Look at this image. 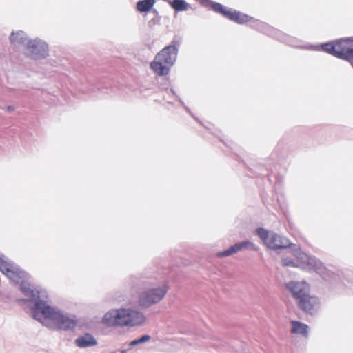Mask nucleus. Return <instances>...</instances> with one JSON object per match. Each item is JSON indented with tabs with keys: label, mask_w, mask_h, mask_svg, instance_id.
Masks as SVG:
<instances>
[{
	"label": "nucleus",
	"mask_w": 353,
	"mask_h": 353,
	"mask_svg": "<svg viewBox=\"0 0 353 353\" xmlns=\"http://www.w3.org/2000/svg\"><path fill=\"white\" fill-rule=\"evenodd\" d=\"M0 271L19 285V290L24 298L17 299L16 301L22 306L26 305L30 309L34 319L40 322L41 316L43 317L52 322L59 330H75L78 325L77 316L50 305L48 303L47 291L32 284L30 276L3 255L0 256Z\"/></svg>",
	"instance_id": "f257e3e1"
},
{
	"label": "nucleus",
	"mask_w": 353,
	"mask_h": 353,
	"mask_svg": "<svg viewBox=\"0 0 353 353\" xmlns=\"http://www.w3.org/2000/svg\"><path fill=\"white\" fill-rule=\"evenodd\" d=\"M179 46V41L173 39L157 54L150 63V68L157 75L163 77L169 74L171 67L176 61Z\"/></svg>",
	"instance_id": "f03ea898"
},
{
	"label": "nucleus",
	"mask_w": 353,
	"mask_h": 353,
	"mask_svg": "<svg viewBox=\"0 0 353 353\" xmlns=\"http://www.w3.org/2000/svg\"><path fill=\"white\" fill-rule=\"evenodd\" d=\"M168 291V287L166 285L149 288L139 295L138 304L141 308H148L159 303Z\"/></svg>",
	"instance_id": "7ed1b4c3"
},
{
	"label": "nucleus",
	"mask_w": 353,
	"mask_h": 353,
	"mask_svg": "<svg viewBox=\"0 0 353 353\" xmlns=\"http://www.w3.org/2000/svg\"><path fill=\"white\" fill-rule=\"evenodd\" d=\"M26 45L27 50L30 53V57L32 59H42L48 56V46L44 41L37 38L35 39L29 40Z\"/></svg>",
	"instance_id": "20e7f679"
},
{
	"label": "nucleus",
	"mask_w": 353,
	"mask_h": 353,
	"mask_svg": "<svg viewBox=\"0 0 353 353\" xmlns=\"http://www.w3.org/2000/svg\"><path fill=\"white\" fill-rule=\"evenodd\" d=\"M312 270L319 274L324 281L330 283H335L341 280V271L335 268L325 266L320 260Z\"/></svg>",
	"instance_id": "39448f33"
},
{
	"label": "nucleus",
	"mask_w": 353,
	"mask_h": 353,
	"mask_svg": "<svg viewBox=\"0 0 353 353\" xmlns=\"http://www.w3.org/2000/svg\"><path fill=\"white\" fill-rule=\"evenodd\" d=\"M123 327H137L142 325L145 321V316L142 312L132 308L121 307Z\"/></svg>",
	"instance_id": "423d86ee"
},
{
	"label": "nucleus",
	"mask_w": 353,
	"mask_h": 353,
	"mask_svg": "<svg viewBox=\"0 0 353 353\" xmlns=\"http://www.w3.org/2000/svg\"><path fill=\"white\" fill-rule=\"evenodd\" d=\"M296 304L301 310L312 316L318 314L321 306L320 299L317 296H311L310 293Z\"/></svg>",
	"instance_id": "0eeeda50"
},
{
	"label": "nucleus",
	"mask_w": 353,
	"mask_h": 353,
	"mask_svg": "<svg viewBox=\"0 0 353 353\" xmlns=\"http://www.w3.org/2000/svg\"><path fill=\"white\" fill-rule=\"evenodd\" d=\"M279 158L277 152H273L268 159L263 160L253 165L252 168H250L251 174L255 176H263L265 175V171L272 172V166L277 163Z\"/></svg>",
	"instance_id": "6e6552de"
},
{
	"label": "nucleus",
	"mask_w": 353,
	"mask_h": 353,
	"mask_svg": "<svg viewBox=\"0 0 353 353\" xmlns=\"http://www.w3.org/2000/svg\"><path fill=\"white\" fill-rule=\"evenodd\" d=\"M289 249L292 254L300 261L304 268L312 270L314 267L317 265L316 263L319 260L313 256L308 255L302 252L299 245L292 243Z\"/></svg>",
	"instance_id": "1a4fd4ad"
},
{
	"label": "nucleus",
	"mask_w": 353,
	"mask_h": 353,
	"mask_svg": "<svg viewBox=\"0 0 353 353\" xmlns=\"http://www.w3.org/2000/svg\"><path fill=\"white\" fill-rule=\"evenodd\" d=\"M156 279L148 273H139L130 277V284L136 290L147 289L155 284Z\"/></svg>",
	"instance_id": "9d476101"
},
{
	"label": "nucleus",
	"mask_w": 353,
	"mask_h": 353,
	"mask_svg": "<svg viewBox=\"0 0 353 353\" xmlns=\"http://www.w3.org/2000/svg\"><path fill=\"white\" fill-rule=\"evenodd\" d=\"M286 288L292 293L296 303L310 293V288L306 282L290 281L286 283Z\"/></svg>",
	"instance_id": "9b49d317"
},
{
	"label": "nucleus",
	"mask_w": 353,
	"mask_h": 353,
	"mask_svg": "<svg viewBox=\"0 0 353 353\" xmlns=\"http://www.w3.org/2000/svg\"><path fill=\"white\" fill-rule=\"evenodd\" d=\"M243 250H251L256 251L258 250V248L251 241L246 240L236 243L231 245L229 248L217 252L216 256L219 258L227 257Z\"/></svg>",
	"instance_id": "f8f14e48"
},
{
	"label": "nucleus",
	"mask_w": 353,
	"mask_h": 353,
	"mask_svg": "<svg viewBox=\"0 0 353 353\" xmlns=\"http://www.w3.org/2000/svg\"><path fill=\"white\" fill-rule=\"evenodd\" d=\"M122 316L121 308L112 309L103 315L101 323L108 327H123Z\"/></svg>",
	"instance_id": "ddd939ff"
},
{
	"label": "nucleus",
	"mask_w": 353,
	"mask_h": 353,
	"mask_svg": "<svg viewBox=\"0 0 353 353\" xmlns=\"http://www.w3.org/2000/svg\"><path fill=\"white\" fill-rule=\"evenodd\" d=\"M292 243L289 239L282 237L273 232L270 233V236L266 244L267 247L275 250L279 249H289Z\"/></svg>",
	"instance_id": "4468645a"
},
{
	"label": "nucleus",
	"mask_w": 353,
	"mask_h": 353,
	"mask_svg": "<svg viewBox=\"0 0 353 353\" xmlns=\"http://www.w3.org/2000/svg\"><path fill=\"white\" fill-rule=\"evenodd\" d=\"M75 344L79 347L85 348L97 345V341L91 334L85 333L76 339Z\"/></svg>",
	"instance_id": "2eb2a0df"
},
{
	"label": "nucleus",
	"mask_w": 353,
	"mask_h": 353,
	"mask_svg": "<svg viewBox=\"0 0 353 353\" xmlns=\"http://www.w3.org/2000/svg\"><path fill=\"white\" fill-rule=\"evenodd\" d=\"M10 41L17 47L23 46L28 41L27 34L22 30L12 32L10 36Z\"/></svg>",
	"instance_id": "dca6fc26"
},
{
	"label": "nucleus",
	"mask_w": 353,
	"mask_h": 353,
	"mask_svg": "<svg viewBox=\"0 0 353 353\" xmlns=\"http://www.w3.org/2000/svg\"><path fill=\"white\" fill-rule=\"evenodd\" d=\"M336 43L337 52H342L343 54L347 55V52L350 50L353 43V37L336 39Z\"/></svg>",
	"instance_id": "f3484780"
},
{
	"label": "nucleus",
	"mask_w": 353,
	"mask_h": 353,
	"mask_svg": "<svg viewBox=\"0 0 353 353\" xmlns=\"http://www.w3.org/2000/svg\"><path fill=\"white\" fill-rule=\"evenodd\" d=\"M292 332L307 338L309 336V326L303 323L297 321H292Z\"/></svg>",
	"instance_id": "a211bd4d"
},
{
	"label": "nucleus",
	"mask_w": 353,
	"mask_h": 353,
	"mask_svg": "<svg viewBox=\"0 0 353 353\" xmlns=\"http://www.w3.org/2000/svg\"><path fill=\"white\" fill-rule=\"evenodd\" d=\"M154 3L155 0H140L137 3V9L140 12H152Z\"/></svg>",
	"instance_id": "6ab92c4d"
},
{
	"label": "nucleus",
	"mask_w": 353,
	"mask_h": 353,
	"mask_svg": "<svg viewBox=\"0 0 353 353\" xmlns=\"http://www.w3.org/2000/svg\"><path fill=\"white\" fill-rule=\"evenodd\" d=\"M170 6L176 12L188 10L190 6L185 0H172Z\"/></svg>",
	"instance_id": "aec40b11"
},
{
	"label": "nucleus",
	"mask_w": 353,
	"mask_h": 353,
	"mask_svg": "<svg viewBox=\"0 0 353 353\" xmlns=\"http://www.w3.org/2000/svg\"><path fill=\"white\" fill-rule=\"evenodd\" d=\"M165 91L167 92V93H172L176 99L177 100L179 101V102L184 107L185 111L190 114L191 115L196 121H197L198 122H199L200 123L201 121L199 120V119L196 117L194 116V114H192V112H191L190 109L185 104V103L183 102V101L176 94V93L175 92L174 90L171 88L170 90H168V88H165Z\"/></svg>",
	"instance_id": "412c9836"
},
{
	"label": "nucleus",
	"mask_w": 353,
	"mask_h": 353,
	"mask_svg": "<svg viewBox=\"0 0 353 353\" xmlns=\"http://www.w3.org/2000/svg\"><path fill=\"white\" fill-rule=\"evenodd\" d=\"M256 233L259 237L263 241L264 243L266 245L268 240L269 239L270 236V233L267 230L263 228H259L256 230Z\"/></svg>",
	"instance_id": "4be33fe9"
},
{
	"label": "nucleus",
	"mask_w": 353,
	"mask_h": 353,
	"mask_svg": "<svg viewBox=\"0 0 353 353\" xmlns=\"http://www.w3.org/2000/svg\"><path fill=\"white\" fill-rule=\"evenodd\" d=\"M151 337L148 334L142 335L141 337L132 340L128 344L129 346H135L139 344L146 343L150 340Z\"/></svg>",
	"instance_id": "5701e85b"
},
{
	"label": "nucleus",
	"mask_w": 353,
	"mask_h": 353,
	"mask_svg": "<svg viewBox=\"0 0 353 353\" xmlns=\"http://www.w3.org/2000/svg\"><path fill=\"white\" fill-rule=\"evenodd\" d=\"M282 265L285 267H298L299 265L291 259L283 258L282 259Z\"/></svg>",
	"instance_id": "b1692460"
},
{
	"label": "nucleus",
	"mask_w": 353,
	"mask_h": 353,
	"mask_svg": "<svg viewBox=\"0 0 353 353\" xmlns=\"http://www.w3.org/2000/svg\"><path fill=\"white\" fill-rule=\"evenodd\" d=\"M152 13L154 15V17L149 21L150 25L156 24V23H159V21L161 20V17L159 16V14H158V12L157 11V10H155V9L152 10Z\"/></svg>",
	"instance_id": "393cba45"
},
{
	"label": "nucleus",
	"mask_w": 353,
	"mask_h": 353,
	"mask_svg": "<svg viewBox=\"0 0 353 353\" xmlns=\"http://www.w3.org/2000/svg\"><path fill=\"white\" fill-rule=\"evenodd\" d=\"M342 60H345L346 61H353V43L352 44L351 48L347 52V55L343 54Z\"/></svg>",
	"instance_id": "a878e982"
},
{
	"label": "nucleus",
	"mask_w": 353,
	"mask_h": 353,
	"mask_svg": "<svg viewBox=\"0 0 353 353\" xmlns=\"http://www.w3.org/2000/svg\"><path fill=\"white\" fill-rule=\"evenodd\" d=\"M282 181H283V179L281 176H276V183L274 185V187H281L282 186Z\"/></svg>",
	"instance_id": "bb28decb"
},
{
	"label": "nucleus",
	"mask_w": 353,
	"mask_h": 353,
	"mask_svg": "<svg viewBox=\"0 0 353 353\" xmlns=\"http://www.w3.org/2000/svg\"><path fill=\"white\" fill-rule=\"evenodd\" d=\"M6 110L8 112H10L12 111H13L14 110V107L13 105H8L7 108H6Z\"/></svg>",
	"instance_id": "cd10ccee"
},
{
	"label": "nucleus",
	"mask_w": 353,
	"mask_h": 353,
	"mask_svg": "<svg viewBox=\"0 0 353 353\" xmlns=\"http://www.w3.org/2000/svg\"><path fill=\"white\" fill-rule=\"evenodd\" d=\"M128 350H122L121 353H127Z\"/></svg>",
	"instance_id": "c85d7f7f"
},
{
	"label": "nucleus",
	"mask_w": 353,
	"mask_h": 353,
	"mask_svg": "<svg viewBox=\"0 0 353 353\" xmlns=\"http://www.w3.org/2000/svg\"><path fill=\"white\" fill-rule=\"evenodd\" d=\"M341 274H342V272H341ZM341 281H342V283H344V281H342V279H341V280H340L339 281H338L336 283H339V282H341Z\"/></svg>",
	"instance_id": "c756f323"
},
{
	"label": "nucleus",
	"mask_w": 353,
	"mask_h": 353,
	"mask_svg": "<svg viewBox=\"0 0 353 353\" xmlns=\"http://www.w3.org/2000/svg\"><path fill=\"white\" fill-rule=\"evenodd\" d=\"M168 103H170V104H172L173 103L172 101H168Z\"/></svg>",
	"instance_id": "7c9ffc66"
}]
</instances>
